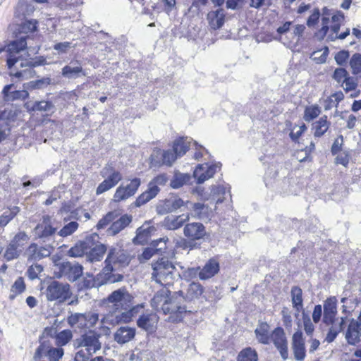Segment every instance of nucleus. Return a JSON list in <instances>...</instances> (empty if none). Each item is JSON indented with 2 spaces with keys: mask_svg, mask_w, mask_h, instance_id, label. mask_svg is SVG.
I'll use <instances>...</instances> for the list:
<instances>
[{
  "mask_svg": "<svg viewBox=\"0 0 361 361\" xmlns=\"http://www.w3.org/2000/svg\"><path fill=\"white\" fill-rule=\"evenodd\" d=\"M130 261L129 255L121 248L111 247L104 260V267L96 276L92 274H86L83 279L82 288L90 289L99 288L106 283H114L121 281L123 276L115 274L120 267L127 266Z\"/></svg>",
  "mask_w": 361,
  "mask_h": 361,
  "instance_id": "nucleus-1",
  "label": "nucleus"
},
{
  "mask_svg": "<svg viewBox=\"0 0 361 361\" xmlns=\"http://www.w3.org/2000/svg\"><path fill=\"white\" fill-rule=\"evenodd\" d=\"M337 299L335 296L328 298L324 302V316L322 322L329 326L324 341L331 343L335 341L338 334L341 332L345 325L346 317H341L336 319Z\"/></svg>",
  "mask_w": 361,
  "mask_h": 361,
  "instance_id": "nucleus-2",
  "label": "nucleus"
},
{
  "mask_svg": "<svg viewBox=\"0 0 361 361\" xmlns=\"http://www.w3.org/2000/svg\"><path fill=\"white\" fill-rule=\"evenodd\" d=\"M152 279L164 287L173 284L176 276L175 266L167 258L161 257L152 264Z\"/></svg>",
  "mask_w": 361,
  "mask_h": 361,
  "instance_id": "nucleus-3",
  "label": "nucleus"
},
{
  "mask_svg": "<svg viewBox=\"0 0 361 361\" xmlns=\"http://www.w3.org/2000/svg\"><path fill=\"white\" fill-rule=\"evenodd\" d=\"M169 180L166 173H161L154 177L148 184L147 189L138 196L134 204L137 207L149 202L154 198L160 191L159 185H165Z\"/></svg>",
  "mask_w": 361,
  "mask_h": 361,
  "instance_id": "nucleus-4",
  "label": "nucleus"
},
{
  "mask_svg": "<svg viewBox=\"0 0 361 361\" xmlns=\"http://www.w3.org/2000/svg\"><path fill=\"white\" fill-rule=\"evenodd\" d=\"M133 296L125 288L113 291L106 298V302L115 312L128 310L133 305Z\"/></svg>",
  "mask_w": 361,
  "mask_h": 361,
  "instance_id": "nucleus-5",
  "label": "nucleus"
},
{
  "mask_svg": "<svg viewBox=\"0 0 361 361\" xmlns=\"http://www.w3.org/2000/svg\"><path fill=\"white\" fill-rule=\"evenodd\" d=\"M71 295L70 285L57 281H52L46 290V297L49 301L63 302L69 299Z\"/></svg>",
  "mask_w": 361,
  "mask_h": 361,
  "instance_id": "nucleus-6",
  "label": "nucleus"
},
{
  "mask_svg": "<svg viewBox=\"0 0 361 361\" xmlns=\"http://www.w3.org/2000/svg\"><path fill=\"white\" fill-rule=\"evenodd\" d=\"M99 338V334L90 330L75 339L74 341V346L75 348L85 347L87 354L92 355L102 348Z\"/></svg>",
  "mask_w": 361,
  "mask_h": 361,
  "instance_id": "nucleus-7",
  "label": "nucleus"
},
{
  "mask_svg": "<svg viewBox=\"0 0 361 361\" xmlns=\"http://www.w3.org/2000/svg\"><path fill=\"white\" fill-rule=\"evenodd\" d=\"M27 35H21L18 39H14L7 45L6 51L8 53L6 64L8 69H11L20 59L16 54L27 48Z\"/></svg>",
  "mask_w": 361,
  "mask_h": 361,
  "instance_id": "nucleus-8",
  "label": "nucleus"
},
{
  "mask_svg": "<svg viewBox=\"0 0 361 361\" xmlns=\"http://www.w3.org/2000/svg\"><path fill=\"white\" fill-rule=\"evenodd\" d=\"M83 273V267L75 262H63L59 264V271L55 273L57 278H66L69 281H77Z\"/></svg>",
  "mask_w": 361,
  "mask_h": 361,
  "instance_id": "nucleus-9",
  "label": "nucleus"
},
{
  "mask_svg": "<svg viewBox=\"0 0 361 361\" xmlns=\"http://www.w3.org/2000/svg\"><path fill=\"white\" fill-rule=\"evenodd\" d=\"M184 302V293L182 290L175 292L168 298L166 303H163L161 310L164 314L183 313L186 311V307L182 304Z\"/></svg>",
  "mask_w": 361,
  "mask_h": 361,
  "instance_id": "nucleus-10",
  "label": "nucleus"
},
{
  "mask_svg": "<svg viewBox=\"0 0 361 361\" xmlns=\"http://www.w3.org/2000/svg\"><path fill=\"white\" fill-rule=\"evenodd\" d=\"M140 184L141 180L139 178H133L130 180V182L126 185L121 184L117 188L114 193V200L118 202L133 196L140 186Z\"/></svg>",
  "mask_w": 361,
  "mask_h": 361,
  "instance_id": "nucleus-11",
  "label": "nucleus"
},
{
  "mask_svg": "<svg viewBox=\"0 0 361 361\" xmlns=\"http://www.w3.org/2000/svg\"><path fill=\"white\" fill-rule=\"evenodd\" d=\"M177 158L178 156L175 151H173V149L167 150L159 149L154 151L151 155V163L154 166L161 165L171 166Z\"/></svg>",
  "mask_w": 361,
  "mask_h": 361,
  "instance_id": "nucleus-12",
  "label": "nucleus"
},
{
  "mask_svg": "<svg viewBox=\"0 0 361 361\" xmlns=\"http://www.w3.org/2000/svg\"><path fill=\"white\" fill-rule=\"evenodd\" d=\"M270 338L276 348L279 350L282 359L283 360H287L288 357V340L283 328L276 327L274 329Z\"/></svg>",
  "mask_w": 361,
  "mask_h": 361,
  "instance_id": "nucleus-13",
  "label": "nucleus"
},
{
  "mask_svg": "<svg viewBox=\"0 0 361 361\" xmlns=\"http://www.w3.org/2000/svg\"><path fill=\"white\" fill-rule=\"evenodd\" d=\"M221 164L216 163L214 164H209L207 163L198 164L193 173L194 178L197 180V183L201 184L205 180L212 178L216 172L217 169H220Z\"/></svg>",
  "mask_w": 361,
  "mask_h": 361,
  "instance_id": "nucleus-14",
  "label": "nucleus"
},
{
  "mask_svg": "<svg viewBox=\"0 0 361 361\" xmlns=\"http://www.w3.org/2000/svg\"><path fill=\"white\" fill-rule=\"evenodd\" d=\"M54 249V246L51 245L39 246L37 243H32L25 250V255L29 260L37 261L49 257Z\"/></svg>",
  "mask_w": 361,
  "mask_h": 361,
  "instance_id": "nucleus-15",
  "label": "nucleus"
},
{
  "mask_svg": "<svg viewBox=\"0 0 361 361\" xmlns=\"http://www.w3.org/2000/svg\"><path fill=\"white\" fill-rule=\"evenodd\" d=\"M183 234L191 240L203 239L207 235L204 226L200 222H192L185 224L183 228Z\"/></svg>",
  "mask_w": 361,
  "mask_h": 361,
  "instance_id": "nucleus-16",
  "label": "nucleus"
},
{
  "mask_svg": "<svg viewBox=\"0 0 361 361\" xmlns=\"http://www.w3.org/2000/svg\"><path fill=\"white\" fill-rule=\"evenodd\" d=\"M200 195L205 200L214 202L216 204H220L226 199L227 196H230V190L223 185H212L210 188L209 194H202L198 192Z\"/></svg>",
  "mask_w": 361,
  "mask_h": 361,
  "instance_id": "nucleus-17",
  "label": "nucleus"
},
{
  "mask_svg": "<svg viewBox=\"0 0 361 361\" xmlns=\"http://www.w3.org/2000/svg\"><path fill=\"white\" fill-rule=\"evenodd\" d=\"M56 231L51 223V218L49 216H44L42 221L38 224L34 229L35 235L41 239H49L53 236Z\"/></svg>",
  "mask_w": 361,
  "mask_h": 361,
  "instance_id": "nucleus-18",
  "label": "nucleus"
},
{
  "mask_svg": "<svg viewBox=\"0 0 361 361\" xmlns=\"http://www.w3.org/2000/svg\"><path fill=\"white\" fill-rule=\"evenodd\" d=\"M61 75L67 79H76L85 76L86 73L79 60H72L61 69Z\"/></svg>",
  "mask_w": 361,
  "mask_h": 361,
  "instance_id": "nucleus-19",
  "label": "nucleus"
},
{
  "mask_svg": "<svg viewBox=\"0 0 361 361\" xmlns=\"http://www.w3.org/2000/svg\"><path fill=\"white\" fill-rule=\"evenodd\" d=\"M184 201L178 197H171L165 199L157 207L158 214H166L176 211L184 205Z\"/></svg>",
  "mask_w": 361,
  "mask_h": 361,
  "instance_id": "nucleus-20",
  "label": "nucleus"
},
{
  "mask_svg": "<svg viewBox=\"0 0 361 361\" xmlns=\"http://www.w3.org/2000/svg\"><path fill=\"white\" fill-rule=\"evenodd\" d=\"M98 239L99 235L97 234V238L92 240L93 245L88 249L86 255L87 261L91 263L100 262L107 250L106 246L104 244L100 243Z\"/></svg>",
  "mask_w": 361,
  "mask_h": 361,
  "instance_id": "nucleus-21",
  "label": "nucleus"
},
{
  "mask_svg": "<svg viewBox=\"0 0 361 361\" xmlns=\"http://www.w3.org/2000/svg\"><path fill=\"white\" fill-rule=\"evenodd\" d=\"M97 238V234H92L87 236L85 240L76 243L75 246L72 247L68 251V255L72 257H79L86 255L88 249L93 245L92 240Z\"/></svg>",
  "mask_w": 361,
  "mask_h": 361,
  "instance_id": "nucleus-22",
  "label": "nucleus"
},
{
  "mask_svg": "<svg viewBox=\"0 0 361 361\" xmlns=\"http://www.w3.org/2000/svg\"><path fill=\"white\" fill-rule=\"evenodd\" d=\"M159 317L154 313L142 314L137 319V326L147 332L153 333L157 329Z\"/></svg>",
  "mask_w": 361,
  "mask_h": 361,
  "instance_id": "nucleus-23",
  "label": "nucleus"
},
{
  "mask_svg": "<svg viewBox=\"0 0 361 361\" xmlns=\"http://www.w3.org/2000/svg\"><path fill=\"white\" fill-rule=\"evenodd\" d=\"M186 205L190 209V215L193 218L200 220H206L211 217L212 213V209L203 203H192L188 201Z\"/></svg>",
  "mask_w": 361,
  "mask_h": 361,
  "instance_id": "nucleus-24",
  "label": "nucleus"
},
{
  "mask_svg": "<svg viewBox=\"0 0 361 361\" xmlns=\"http://www.w3.org/2000/svg\"><path fill=\"white\" fill-rule=\"evenodd\" d=\"M136 335V329L128 326H122L116 329L114 334V341L120 344L124 345L132 341Z\"/></svg>",
  "mask_w": 361,
  "mask_h": 361,
  "instance_id": "nucleus-25",
  "label": "nucleus"
},
{
  "mask_svg": "<svg viewBox=\"0 0 361 361\" xmlns=\"http://www.w3.org/2000/svg\"><path fill=\"white\" fill-rule=\"evenodd\" d=\"M190 214H183L181 215L175 216L170 215L167 216L164 218L162 222V226L166 229L170 231H174L182 227L185 222L189 221Z\"/></svg>",
  "mask_w": 361,
  "mask_h": 361,
  "instance_id": "nucleus-26",
  "label": "nucleus"
},
{
  "mask_svg": "<svg viewBox=\"0 0 361 361\" xmlns=\"http://www.w3.org/2000/svg\"><path fill=\"white\" fill-rule=\"evenodd\" d=\"M122 179V175L118 171L112 170V172L97 188V195L102 194L114 188Z\"/></svg>",
  "mask_w": 361,
  "mask_h": 361,
  "instance_id": "nucleus-27",
  "label": "nucleus"
},
{
  "mask_svg": "<svg viewBox=\"0 0 361 361\" xmlns=\"http://www.w3.org/2000/svg\"><path fill=\"white\" fill-rule=\"evenodd\" d=\"M361 324H358L355 319L350 322L345 338L348 344L355 345L360 341Z\"/></svg>",
  "mask_w": 361,
  "mask_h": 361,
  "instance_id": "nucleus-28",
  "label": "nucleus"
},
{
  "mask_svg": "<svg viewBox=\"0 0 361 361\" xmlns=\"http://www.w3.org/2000/svg\"><path fill=\"white\" fill-rule=\"evenodd\" d=\"M219 271V264L214 259H210L198 273L201 280H206L212 278Z\"/></svg>",
  "mask_w": 361,
  "mask_h": 361,
  "instance_id": "nucleus-29",
  "label": "nucleus"
},
{
  "mask_svg": "<svg viewBox=\"0 0 361 361\" xmlns=\"http://www.w3.org/2000/svg\"><path fill=\"white\" fill-rule=\"evenodd\" d=\"M132 221V216L128 214L122 215L118 219L114 221L107 229L109 235H116L126 228Z\"/></svg>",
  "mask_w": 361,
  "mask_h": 361,
  "instance_id": "nucleus-30",
  "label": "nucleus"
},
{
  "mask_svg": "<svg viewBox=\"0 0 361 361\" xmlns=\"http://www.w3.org/2000/svg\"><path fill=\"white\" fill-rule=\"evenodd\" d=\"M225 13L224 9L219 8L210 11L207 14V20L210 27L214 30L221 28L224 24Z\"/></svg>",
  "mask_w": 361,
  "mask_h": 361,
  "instance_id": "nucleus-31",
  "label": "nucleus"
},
{
  "mask_svg": "<svg viewBox=\"0 0 361 361\" xmlns=\"http://www.w3.org/2000/svg\"><path fill=\"white\" fill-rule=\"evenodd\" d=\"M154 230V227L149 226L148 223L143 224L137 229L136 235L133 240V243L140 245L147 243L151 233Z\"/></svg>",
  "mask_w": 361,
  "mask_h": 361,
  "instance_id": "nucleus-32",
  "label": "nucleus"
},
{
  "mask_svg": "<svg viewBox=\"0 0 361 361\" xmlns=\"http://www.w3.org/2000/svg\"><path fill=\"white\" fill-rule=\"evenodd\" d=\"M192 142V139L188 137H179L174 140L173 149L178 157L183 156L188 152Z\"/></svg>",
  "mask_w": 361,
  "mask_h": 361,
  "instance_id": "nucleus-33",
  "label": "nucleus"
},
{
  "mask_svg": "<svg viewBox=\"0 0 361 361\" xmlns=\"http://www.w3.org/2000/svg\"><path fill=\"white\" fill-rule=\"evenodd\" d=\"M143 305H132L129 309L128 310H118L116 312V319L118 323H128L130 322L133 317H134V314L137 312V310L139 308H142Z\"/></svg>",
  "mask_w": 361,
  "mask_h": 361,
  "instance_id": "nucleus-34",
  "label": "nucleus"
},
{
  "mask_svg": "<svg viewBox=\"0 0 361 361\" xmlns=\"http://www.w3.org/2000/svg\"><path fill=\"white\" fill-rule=\"evenodd\" d=\"M170 290L168 287H164L154 295L151 300L152 307L157 311L161 310V307L163 303H166L169 298Z\"/></svg>",
  "mask_w": 361,
  "mask_h": 361,
  "instance_id": "nucleus-35",
  "label": "nucleus"
},
{
  "mask_svg": "<svg viewBox=\"0 0 361 361\" xmlns=\"http://www.w3.org/2000/svg\"><path fill=\"white\" fill-rule=\"evenodd\" d=\"M269 325L267 322H260L255 330L257 341L262 344H269L271 336L269 335Z\"/></svg>",
  "mask_w": 361,
  "mask_h": 361,
  "instance_id": "nucleus-36",
  "label": "nucleus"
},
{
  "mask_svg": "<svg viewBox=\"0 0 361 361\" xmlns=\"http://www.w3.org/2000/svg\"><path fill=\"white\" fill-rule=\"evenodd\" d=\"M203 293V287L199 283H191L184 295V301H193L198 299L200 296Z\"/></svg>",
  "mask_w": 361,
  "mask_h": 361,
  "instance_id": "nucleus-37",
  "label": "nucleus"
},
{
  "mask_svg": "<svg viewBox=\"0 0 361 361\" xmlns=\"http://www.w3.org/2000/svg\"><path fill=\"white\" fill-rule=\"evenodd\" d=\"M330 124V122L327 121L326 116H322L312 124V129L314 130V135L317 137L322 136L328 130Z\"/></svg>",
  "mask_w": 361,
  "mask_h": 361,
  "instance_id": "nucleus-38",
  "label": "nucleus"
},
{
  "mask_svg": "<svg viewBox=\"0 0 361 361\" xmlns=\"http://www.w3.org/2000/svg\"><path fill=\"white\" fill-rule=\"evenodd\" d=\"M191 179V176L188 173H182L176 172L171 180L170 185L173 189H178L187 184Z\"/></svg>",
  "mask_w": 361,
  "mask_h": 361,
  "instance_id": "nucleus-39",
  "label": "nucleus"
},
{
  "mask_svg": "<svg viewBox=\"0 0 361 361\" xmlns=\"http://www.w3.org/2000/svg\"><path fill=\"white\" fill-rule=\"evenodd\" d=\"M85 319V314L75 313L68 317L67 322L72 328L84 329L87 328Z\"/></svg>",
  "mask_w": 361,
  "mask_h": 361,
  "instance_id": "nucleus-40",
  "label": "nucleus"
},
{
  "mask_svg": "<svg viewBox=\"0 0 361 361\" xmlns=\"http://www.w3.org/2000/svg\"><path fill=\"white\" fill-rule=\"evenodd\" d=\"M290 295L293 307L299 312L303 307L302 289L298 286H293Z\"/></svg>",
  "mask_w": 361,
  "mask_h": 361,
  "instance_id": "nucleus-41",
  "label": "nucleus"
},
{
  "mask_svg": "<svg viewBox=\"0 0 361 361\" xmlns=\"http://www.w3.org/2000/svg\"><path fill=\"white\" fill-rule=\"evenodd\" d=\"M20 209L17 206H13L4 211L0 216V227H5L20 212Z\"/></svg>",
  "mask_w": 361,
  "mask_h": 361,
  "instance_id": "nucleus-42",
  "label": "nucleus"
},
{
  "mask_svg": "<svg viewBox=\"0 0 361 361\" xmlns=\"http://www.w3.org/2000/svg\"><path fill=\"white\" fill-rule=\"evenodd\" d=\"M27 109L29 111H50L53 108L54 105L51 102L48 101H39V102H35L33 103H27L26 104Z\"/></svg>",
  "mask_w": 361,
  "mask_h": 361,
  "instance_id": "nucleus-43",
  "label": "nucleus"
},
{
  "mask_svg": "<svg viewBox=\"0 0 361 361\" xmlns=\"http://www.w3.org/2000/svg\"><path fill=\"white\" fill-rule=\"evenodd\" d=\"M258 355L257 351L250 348L247 347L243 349L238 354L237 361H257Z\"/></svg>",
  "mask_w": 361,
  "mask_h": 361,
  "instance_id": "nucleus-44",
  "label": "nucleus"
},
{
  "mask_svg": "<svg viewBox=\"0 0 361 361\" xmlns=\"http://www.w3.org/2000/svg\"><path fill=\"white\" fill-rule=\"evenodd\" d=\"M35 11V7L32 4H29L24 0H20L18 3L16 9V13L18 16H29Z\"/></svg>",
  "mask_w": 361,
  "mask_h": 361,
  "instance_id": "nucleus-45",
  "label": "nucleus"
},
{
  "mask_svg": "<svg viewBox=\"0 0 361 361\" xmlns=\"http://www.w3.org/2000/svg\"><path fill=\"white\" fill-rule=\"evenodd\" d=\"M320 113V108L317 104L307 106L304 112V119L307 122H310L316 118Z\"/></svg>",
  "mask_w": 361,
  "mask_h": 361,
  "instance_id": "nucleus-46",
  "label": "nucleus"
},
{
  "mask_svg": "<svg viewBox=\"0 0 361 361\" xmlns=\"http://www.w3.org/2000/svg\"><path fill=\"white\" fill-rule=\"evenodd\" d=\"M29 239L30 238L25 232L20 231L15 235L13 238L11 240L10 243L21 250V248L25 243H27Z\"/></svg>",
  "mask_w": 361,
  "mask_h": 361,
  "instance_id": "nucleus-47",
  "label": "nucleus"
},
{
  "mask_svg": "<svg viewBox=\"0 0 361 361\" xmlns=\"http://www.w3.org/2000/svg\"><path fill=\"white\" fill-rule=\"evenodd\" d=\"M37 21L36 20H27L22 23L18 30L20 34H27L37 30Z\"/></svg>",
  "mask_w": 361,
  "mask_h": 361,
  "instance_id": "nucleus-48",
  "label": "nucleus"
},
{
  "mask_svg": "<svg viewBox=\"0 0 361 361\" xmlns=\"http://www.w3.org/2000/svg\"><path fill=\"white\" fill-rule=\"evenodd\" d=\"M73 334L71 330H63L56 336V344L60 346L66 345L72 338Z\"/></svg>",
  "mask_w": 361,
  "mask_h": 361,
  "instance_id": "nucleus-49",
  "label": "nucleus"
},
{
  "mask_svg": "<svg viewBox=\"0 0 361 361\" xmlns=\"http://www.w3.org/2000/svg\"><path fill=\"white\" fill-rule=\"evenodd\" d=\"M350 66L353 74L357 75L361 73V54L356 53L353 55L350 60Z\"/></svg>",
  "mask_w": 361,
  "mask_h": 361,
  "instance_id": "nucleus-50",
  "label": "nucleus"
},
{
  "mask_svg": "<svg viewBox=\"0 0 361 361\" xmlns=\"http://www.w3.org/2000/svg\"><path fill=\"white\" fill-rule=\"evenodd\" d=\"M118 214L116 212H110L107 213L103 218H102L97 223L96 227L98 230L105 228L108 224L117 218Z\"/></svg>",
  "mask_w": 361,
  "mask_h": 361,
  "instance_id": "nucleus-51",
  "label": "nucleus"
},
{
  "mask_svg": "<svg viewBox=\"0 0 361 361\" xmlns=\"http://www.w3.org/2000/svg\"><path fill=\"white\" fill-rule=\"evenodd\" d=\"M78 228V224L76 221H71L63 226L59 231L58 234L61 237H67L73 234Z\"/></svg>",
  "mask_w": 361,
  "mask_h": 361,
  "instance_id": "nucleus-52",
  "label": "nucleus"
},
{
  "mask_svg": "<svg viewBox=\"0 0 361 361\" xmlns=\"http://www.w3.org/2000/svg\"><path fill=\"white\" fill-rule=\"evenodd\" d=\"M304 346L305 345L302 332L300 330H298L292 336V348L293 350Z\"/></svg>",
  "mask_w": 361,
  "mask_h": 361,
  "instance_id": "nucleus-53",
  "label": "nucleus"
},
{
  "mask_svg": "<svg viewBox=\"0 0 361 361\" xmlns=\"http://www.w3.org/2000/svg\"><path fill=\"white\" fill-rule=\"evenodd\" d=\"M20 252V249H18L11 243H9L4 253V257L7 261L13 260L19 256Z\"/></svg>",
  "mask_w": 361,
  "mask_h": 361,
  "instance_id": "nucleus-54",
  "label": "nucleus"
},
{
  "mask_svg": "<svg viewBox=\"0 0 361 361\" xmlns=\"http://www.w3.org/2000/svg\"><path fill=\"white\" fill-rule=\"evenodd\" d=\"M51 83L50 78H42L39 80L29 82L28 87L31 89H42L47 87Z\"/></svg>",
  "mask_w": 361,
  "mask_h": 361,
  "instance_id": "nucleus-55",
  "label": "nucleus"
},
{
  "mask_svg": "<svg viewBox=\"0 0 361 361\" xmlns=\"http://www.w3.org/2000/svg\"><path fill=\"white\" fill-rule=\"evenodd\" d=\"M63 355V350L61 348H52L47 352V356L50 361H59Z\"/></svg>",
  "mask_w": 361,
  "mask_h": 361,
  "instance_id": "nucleus-56",
  "label": "nucleus"
},
{
  "mask_svg": "<svg viewBox=\"0 0 361 361\" xmlns=\"http://www.w3.org/2000/svg\"><path fill=\"white\" fill-rule=\"evenodd\" d=\"M43 271V267L42 265L38 264H35L30 266L27 271V275L30 279L34 280L38 278L39 274Z\"/></svg>",
  "mask_w": 361,
  "mask_h": 361,
  "instance_id": "nucleus-57",
  "label": "nucleus"
},
{
  "mask_svg": "<svg viewBox=\"0 0 361 361\" xmlns=\"http://www.w3.org/2000/svg\"><path fill=\"white\" fill-rule=\"evenodd\" d=\"M341 86L345 92L354 90L357 86V79L353 77L348 76L345 80L343 81Z\"/></svg>",
  "mask_w": 361,
  "mask_h": 361,
  "instance_id": "nucleus-58",
  "label": "nucleus"
},
{
  "mask_svg": "<svg viewBox=\"0 0 361 361\" xmlns=\"http://www.w3.org/2000/svg\"><path fill=\"white\" fill-rule=\"evenodd\" d=\"M348 76V73L345 68H338L335 69L332 77L338 83L342 84Z\"/></svg>",
  "mask_w": 361,
  "mask_h": 361,
  "instance_id": "nucleus-59",
  "label": "nucleus"
},
{
  "mask_svg": "<svg viewBox=\"0 0 361 361\" xmlns=\"http://www.w3.org/2000/svg\"><path fill=\"white\" fill-rule=\"evenodd\" d=\"M161 252V248H155V247H146L141 255V257L145 260L149 259L155 253Z\"/></svg>",
  "mask_w": 361,
  "mask_h": 361,
  "instance_id": "nucleus-60",
  "label": "nucleus"
},
{
  "mask_svg": "<svg viewBox=\"0 0 361 361\" xmlns=\"http://www.w3.org/2000/svg\"><path fill=\"white\" fill-rule=\"evenodd\" d=\"M71 47V43L69 42H59L54 45V49L59 54L66 53Z\"/></svg>",
  "mask_w": 361,
  "mask_h": 361,
  "instance_id": "nucleus-61",
  "label": "nucleus"
},
{
  "mask_svg": "<svg viewBox=\"0 0 361 361\" xmlns=\"http://www.w3.org/2000/svg\"><path fill=\"white\" fill-rule=\"evenodd\" d=\"M320 16V11L318 8H315L313 13L309 16L307 20V25L308 27L314 26L319 20Z\"/></svg>",
  "mask_w": 361,
  "mask_h": 361,
  "instance_id": "nucleus-62",
  "label": "nucleus"
},
{
  "mask_svg": "<svg viewBox=\"0 0 361 361\" xmlns=\"http://www.w3.org/2000/svg\"><path fill=\"white\" fill-rule=\"evenodd\" d=\"M348 58L349 52L348 51L342 50L336 54L335 61L338 65L342 66L347 61Z\"/></svg>",
  "mask_w": 361,
  "mask_h": 361,
  "instance_id": "nucleus-63",
  "label": "nucleus"
},
{
  "mask_svg": "<svg viewBox=\"0 0 361 361\" xmlns=\"http://www.w3.org/2000/svg\"><path fill=\"white\" fill-rule=\"evenodd\" d=\"M343 135H339L334 142L331 146V153L333 155L337 154L341 150L343 145Z\"/></svg>",
  "mask_w": 361,
  "mask_h": 361,
  "instance_id": "nucleus-64",
  "label": "nucleus"
}]
</instances>
